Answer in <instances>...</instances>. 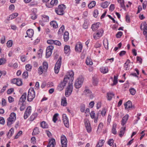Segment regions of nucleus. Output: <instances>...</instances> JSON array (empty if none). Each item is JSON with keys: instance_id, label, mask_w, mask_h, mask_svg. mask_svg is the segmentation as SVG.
<instances>
[{"instance_id": "1", "label": "nucleus", "mask_w": 147, "mask_h": 147, "mask_svg": "<svg viewBox=\"0 0 147 147\" xmlns=\"http://www.w3.org/2000/svg\"><path fill=\"white\" fill-rule=\"evenodd\" d=\"M74 72L71 71L68 72L67 74L66 75L64 78L63 82H61L58 85L57 88V90L61 91L62 90L66 83L71 81L72 82L74 79Z\"/></svg>"}, {"instance_id": "2", "label": "nucleus", "mask_w": 147, "mask_h": 147, "mask_svg": "<svg viewBox=\"0 0 147 147\" xmlns=\"http://www.w3.org/2000/svg\"><path fill=\"white\" fill-rule=\"evenodd\" d=\"M48 67L47 62L44 61L42 64V66L39 67L38 69V73L40 75L42 74L44 72H46Z\"/></svg>"}, {"instance_id": "3", "label": "nucleus", "mask_w": 147, "mask_h": 147, "mask_svg": "<svg viewBox=\"0 0 147 147\" xmlns=\"http://www.w3.org/2000/svg\"><path fill=\"white\" fill-rule=\"evenodd\" d=\"M16 119V114L13 112L11 113L9 117L7 119V124L9 126H10Z\"/></svg>"}, {"instance_id": "4", "label": "nucleus", "mask_w": 147, "mask_h": 147, "mask_svg": "<svg viewBox=\"0 0 147 147\" xmlns=\"http://www.w3.org/2000/svg\"><path fill=\"white\" fill-rule=\"evenodd\" d=\"M35 92L33 88H30L29 90L28 96L27 100L29 102L31 101L35 98Z\"/></svg>"}, {"instance_id": "5", "label": "nucleus", "mask_w": 147, "mask_h": 147, "mask_svg": "<svg viewBox=\"0 0 147 147\" xmlns=\"http://www.w3.org/2000/svg\"><path fill=\"white\" fill-rule=\"evenodd\" d=\"M66 8L65 5L62 4L59 5L58 7L56 8L55 9V11L58 15H62L64 14V11Z\"/></svg>"}, {"instance_id": "6", "label": "nucleus", "mask_w": 147, "mask_h": 147, "mask_svg": "<svg viewBox=\"0 0 147 147\" xmlns=\"http://www.w3.org/2000/svg\"><path fill=\"white\" fill-rule=\"evenodd\" d=\"M72 82L69 81L68 83V85L66 89L65 94L66 97H68L71 94L73 89V86Z\"/></svg>"}, {"instance_id": "7", "label": "nucleus", "mask_w": 147, "mask_h": 147, "mask_svg": "<svg viewBox=\"0 0 147 147\" xmlns=\"http://www.w3.org/2000/svg\"><path fill=\"white\" fill-rule=\"evenodd\" d=\"M84 79L82 77L78 78L75 81L74 84V86L77 89L80 88L82 86Z\"/></svg>"}, {"instance_id": "8", "label": "nucleus", "mask_w": 147, "mask_h": 147, "mask_svg": "<svg viewBox=\"0 0 147 147\" xmlns=\"http://www.w3.org/2000/svg\"><path fill=\"white\" fill-rule=\"evenodd\" d=\"M61 57H60L55 65V73L56 74H57L59 72V69L61 64Z\"/></svg>"}, {"instance_id": "9", "label": "nucleus", "mask_w": 147, "mask_h": 147, "mask_svg": "<svg viewBox=\"0 0 147 147\" xmlns=\"http://www.w3.org/2000/svg\"><path fill=\"white\" fill-rule=\"evenodd\" d=\"M85 125L88 132L90 133L91 131V127L89 121L87 119H85L84 120Z\"/></svg>"}, {"instance_id": "10", "label": "nucleus", "mask_w": 147, "mask_h": 147, "mask_svg": "<svg viewBox=\"0 0 147 147\" xmlns=\"http://www.w3.org/2000/svg\"><path fill=\"white\" fill-rule=\"evenodd\" d=\"M53 48L54 47L52 45L49 46L47 47L46 52V57L47 58H48L51 56Z\"/></svg>"}, {"instance_id": "11", "label": "nucleus", "mask_w": 147, "mask_h": 147, "mask_svg": "<svg viewBox=\"0 0 147 147\" xmlns=\"http://www.w3.org/2000/svg\"><path fill=\"white\" fill-rule=\"evenodd\" d=\"M31 107L30 106H28L26 109L24 113V119H26L28 117L31 112Z\"/></svg>"}, {"instance_id": "12", "label": "nucleus", "mask_w": 147, "mask_h": 147, "mask_svg": "<svg viewBox=\"0 0 147 147\" xmlns=\"http://www.w3.org/2000/svg\"><path fill=\"white\" fill-rule=\"evenodd\" d=\"M103 33V30L102 29H100L98 31V32L93 34L94 38L95 39H98L100 36H102Z\"/></svg>"}, {"instance_id": "13", "label": "nucleus", "mask_w": 147, "mask_h": 147, "mask_svg": "<svg viewBox=\"0 0 147 147\" xmlns=\"http://www.w3.org/2000/svg\"><path fill=\"white\" fill-rule=\"evenodd\" d=\"M63 120L65 126L68 127L69 126L68 119L65 114H64L63 115Z\"/></svg>"}, {"instance_id": "14", "label": "nucleus", "mask_w": 147, "mask_h": 147, "mask_svg": "<svg viewBox=\"0 0 147 147\" xmlns=\"http://www.w3.org/2000/svg\"><path fill=\"white\" fill-rule=\"evenodd\" d=\"M67 140L66 137L64 135L62 136L61 137V142L62 144V147H67Z\"/></svg>"}, {"instance_id": "15", "label": "nucleus", "mask_w": 147, "mask_h": 147, "mask_svg": "<svg viewBox=\"0 0 147 147\" xmlns=\"http://www.w3.org/2000/svg\"><path fill=\"white\" fill-rule=\"evenodd\" d=\"M56 144L55 140L54 138H51L49 140V144L47 147H54Z\"/></svg>"}, {"instance_id": "16", "label": "nucleus", "mask_w": 147, "mask_h": 147, "mask_svg": "<svg viewBox=\"0 0 147 147\" xmlns=\"http://www.w3.org/2000/svg\"><path fill=\"white\" fill-rule=\"evenodd\" d=\"M26 95L27 94L26 92L23 94L20 99L19 104H21V103H23L26 99Z\"/></svg>"}, {"instance_id": "17", "label": "nucleus", "mask_w": 147, "mask_h": 147, "mask_svg": "<svg viewBox=\"0 0 147 147\" xmlns=\"http://www.w3.org/2000/svg\"><path fill=\"white\" fill-rule=\"evenodd\" d=\"M82 48V45L80 42L76 45L75 46V50L76 52L80 53L81 52Z\"/></svg>"}, {"instance_id": "18", "label": "nucleus", "mask_w": 147, "mask_h": 147, "mask_svg": "<svg viewBox=\"0 0 147 147\" xmlns=\"http://www.w3.org/2000/svg\"><path fill=\"white\" fill-rule=\"evenodd\" d=\"M129 117V115L128 114H127L123 117L121 121V124L123 126L125 124Z\"/></svg>"}, {"instance_id": "19", "label": "nucleus", "mask_w": 147, "mask_h": 147, "mask_svg": "<svg viewBox=\"0 0 147 147\" xmlns=\"http://www.w3.org/2000/svg\"><path fill=\"white\" fill-rule=\"evenodd\" d=\"M84 94L90 98H92V96H91L92 92L90 90L87 88H86L84 92Z\"/></svg>"}, {"instance_id": "20", "label": "nucleus", "mask_w": 147, "mask_h": 147, "mask_svg": "<svg viewBox=\"0 0 147 147\" xmlns=\"http://www.w3.org/2000/svg\"><path fill=\"white\" fill-rule=\"evenodd\" d=\"M26 34L29 38H31L33 35L34 31L31 29H29L27 31Z\"/></svg>"}, {"instance_id": "21", "label": "nucleus", "mask_w": 147, "mask_h": 147, "mask_svg": "<svg viewBox=\"0 0 147 147\" xmlns=\"http://www.w3.org/2000/svg\"><path fill=\"white\" fill-rule=\"evenodd\" d=\"M99 24L100 23L98 22L92 25L91 28L93 31H95L97 30L99 28Z\"/></svg>"}, {"instance_id": "22", "label": "nucleus", "mask_w": 147, "mask_h": 147, "mask_svg": "<svg viewBox=\"0 0 147 147\" xmlns=\"http://www.w3.org/2000/svg\"><path fill=\"white\" fill-rule=\"evenodd\" d=\"M124 106H125V109H128L131 108H132V102L130 101H128L127 102H126Z\"/></svg>"}, {"instance_id": "23", "label": "nucleus", "mask_w": 147, "mask_h": 147, "mask_svg": "<svg viewBox=\"0 0 147 147\" xmlns=\"http://www.w3.org/2000/svg\"><path fill=\"white\" fill-rule=\"evenodd\" d=\"M18 15V13H13L9 16V18L7 19V20H9L13 19L16 18Z\"/></svg>"}, {"instance_id": "24", "label": "nucleus", "mask_w": 147, "mask_h": 147, "mask_svg": "<svg viewBox=\"0 0 147 147\" xmlns=\"http://www.w3.org/2000/svg\"><path fill=\"white\" fill-rule=\"evenodd\" d=\"M114 96V94L112 92H109L107 94V98L108 100H111Z\"/></svg>"}, {"instance_id": "25", "label": "nucleus", "mask_w": 147, "mask_h": 147, "mask_svg": "<svg viewBox=\"0 0 147 147\" xmlns=\"http://www.w3.org/2000/svg\"><path fill=\"white\" fill-rule=\"evenodd\" d=\"M100 71L103 74L107 73L108 71V68L107 67H102L100 69Z\"/></svg>"}, {"instance_id": "26", "label": "nucleus", "mask_w": 147, "mask_h": 147, "mask_svg": "<svg viewBox=\"0 0 147 147\" xmlns=\"http://www.w3.org/2000/svg\"><path fill=\"white\" fill-rule=\"evenodd\" d=\"M50 25L54 28H56L58 27L57 24L55 21H52L50 23Z\"/></svg>"}, {"instance_id": "27", "label": "nucleus", "mask_w": 147, "mask_h": 147, "mask_svg": "<svg viewBox=\"0 0 147 147\" xmlns=\"http://www.w3.org/2000/svg\"><path fill=\"white\" fill-rule=\"evenodd\" d=\"M42 21L44 22H47L49 21V17L45 15H43L42 16Z\"/></svg>"}, {"instance_id": "28", "label": "nucleus", "mask_w": 147, "mask_h": 147, "mask_svg": "<svg viewBox=\"0 0 147 147\" xmlns=\"http://www.w3.org/2000/svg\"><path fill=\"white\" fill-rule=\"evenodd\" d=\"M69 33L67 31L65 32L64 34V41L66 42L68 40L69 38Z\"/></svg>"}, {"instance_id": "29", "label": "nucleus", "mask_w": 147, "mask_h": 147, "mask_svg": "<svg viewBox=\"0 0 147 147\" xmlns=\"http://www.w3.org/2000/svg\"><path fill=\"white\" fill-rule=\"evenodd\" d=\"M40 126L43 128H47L48 127V125L45 121L41 122Z\"/></svg>"}, {"instance_id": "30", "label": "nucleus", "mask_w": 147, "mask_h": 147, "mask_svg": "<svg viewBox=\"0 0 147 147\" xmlns=\"http://www.w3.org/2000/svg\"><path fill=\"white\" fill-rule=\"evenodd\" d=\"M64 51L65 53L68 54L70 51V46L69 45H65L64 47Z\"/></svg>"}, {"instance_id": "31", "label": "nucleus", "mask_w": 147, "mask_h": 147, "mask_svg": "<svg viewBox=\"0 0 147 147\" xmlns=\"http://www.w3.org/2000/svg\"><path fill=\"white\" fill-rule=\"evenodd\" d=\"M67 104L66 99L64 97L61 99V105L63 106H66Z\"/></svg>"}, {"instance_id": "32", "label": "nucleus", "mask_w": 147, "mask_h": 147, "mask_svg": "<svg viewBox=\"0 0 147 147\" xmlns=\"http://www.w3.org/2000/svg\"><path fill=\"white\" fill-rule=\"evenodd\" d=\"M125 127H121V130L120 132V133L119 134V136L120 137H122L124 134L125 133Z\"/></svg>"}, {"instance_id": "33", "label": "nucleus", "mask_w": 147, "mask_h": 147, "mask_svg": "<svg viewBox=\"0 0 147 147\" xmlns=\"http://www.w3.org/2000/svg\"><path fill=\"white\" fill-rule=\"evenodd\" d=\"M116 126L117 125L116 123L113 124V125L112 131V133L114 134H117V131L116 130Z\"/></svg>"}, {"instance_id": "34", "label": "nucleus", "mask_w": 147, "mask_h": 147, "mask_svg": "<svg viewBox=\"0 0 147 147\" xmlns=\"http://www.w3.org/2000/svg\"><path fill=\"white\" fill-rule=\"evenodd\" d=\"M96 5V2L94 1H92L88 5V7L89 8L91 9L95 6Z\"/></svg>"}, {"instance_id": "35", "label": "nucleus", "mask_w": 147, "mask_h": 147, "mask_svg": "<svg viewBox=\"0 0 147 147\" xmlns=\"http://www.w3.org/2000/svg\"><path fill=\"white\" fill-rule=\"evenodd\" d=\"M14 132V129L11 128L7 134V136L8 138H10L11 137Z\"/></svg>"}, {"instance_id": "36", "label": "nucleus", "mask_w": 147, "mask_h": 147, "mask_svg": "<svg viewBox=\"0 0 147 147\" xmlns=\"http://www.w3.org/2000/svg\"><path fill=\"white\" fill-rule=\"evenodd\" d=\"M39 132V129L38 127H35L32 133V135H35L38 134Z\"/></svg>"}, {"instance_id": "37", "label": "nucleus", "mask_w": 147, "mask_h": 147, "mask_svg": "<svg viewBox=\"0 0 147 147\" xmlns=\"http://www.w3.org/2000/svg\"><path fill=\"white\" fill-rule=\"evenodd\" d=\"M109 3L108 2L106 1L104 3H102L101 5V7L104 8H105L108 6L109 4Z\"/></svg>"}, {"instance_id": "38", "label": "nucleus", "mask_w": 147, "mask_h": 147, "mask_svg": "<svg viewBox=\"0 0 147 147\" xmlns=\"http://www.w3.org/2000/svg\"><path fill=\"white\" fill-rule=\"evenodd\" d=\"M106 110L104 109L102 111H100L97 113V115L98 116L99 114L101 113L103 116H104L105 115V113H106Z\"/></svg>"}, {"instance_id": "39", "label": "nucleus", "mask_w": 147, "mask_h": 147, "mask_svg": "<svg viewBox=\"0 0 147 147\" xmlns=\"http://www.w3.org/2000/svg\"><path fill=\"white\" fill-rule=\"evenodd\" d=\"M130 93L133 95H134L136 92V90L133 88H130L129 90Z\"/></svg>"}, {"instance_id": "40", "label": "nucleus", "mask_w": 147, "mask_h": 147, "mask_svg": "<svg viewBox=\"0 0 147 147\" xmlns=\"http://www.w3.org/2000/svg\"><path fill=\"white\" fill-rule=\"evenodd\" d=\"M118 75H117V76H114V79L113 80V83L111 85L112 86H113L114 85H116L117 83V79H118Z\"/></svg>"}, {"instance_id": "41", "label": "nucleus", "mask_w": 147, "mask_h": 147, "mask_svg": "<svg viewBox=\"0 0 147 147\" xmlns=\"http://www.w3.org/2000/svg\"><path fill=\"white\" fill-rule=\"evenodd\" d=\"M105 142V141L104 140H100L97 145V146L98 145L100 146V147H102L103 146Z\"/></svg>"}, {"instance_id": "42", "label": "nucleus", "mask_w": 147, "mask_h": 147, "mask_svg": "<svg viewBox=\"0 0 147 147\" xmlns=\"http://www.w3.org/2000/svg\"><path fill=\"white\" fill-rule=\"evenodd\" d=\"M130 63V61L129 59H127L126 62L125 63L124 67L125 69L127 70L128 69V65L129 63Z\"/></svg>"}, {"instance_id": "43", "label": "nucleus", "mask_w": 147, "mask_h": 147, "mask_svg": "<svg viewBox=\"0 0 147 147\" xmlns=\"http://www.w3.org/2000/svg\"><path fill=\"white\" fill-rule=\"evenodd\" d=\"M98 83V80L96 78H93V83L94 85H96Z\"/></svg>"}, {"instance_id": "44", "label": "nucleus", "mask_w": 147, "mask_h": 147, "mask_svg": "<svg viewBox=\"0 0 147 147\" xmlns=\"http://www.w3.org/2000/svg\"><path fill=\"white\" fill-rule=\"evenodd\" d=\"M58 1L57 0H52L50 2V4L52 5H56L58 3Z\"/></svg>"}, {"instance_id": "45", "label": "nucleus", "mask_w": 147, "mask_h": 147, "mask_svg": "<svg viewBox=\"0 0 147 147\" xmlns=\"http://www.w3.org/2000/svg\"><path fill=\"white\" fill-rule=\"evenodd\" d=\"M22 76L23 78L25 79L27 78L28 76V71H26L24 72L22 74Z\"/></svg>"}, {"instance_id": "46", "label": "nucleus", "mask_w": 147, "mask_h": 147, "mask_svg": "<svg viewBox=\"0 0 147 147\" xmlns=\"http://www.w3.org/2000/svg\"><path fill=\"white\" fill-rule=\"evenodd\" d=\"M58 115L59 114L58 113H55L53 117V120L54 123H56V121L57 120V117Z\"/></svg>"}, {"instance_id": "47", "label": "nucleus", "mask_w": 147, "mask_h": 147, "mask_svg": "<svg viewBox=\"0 0 147 147\" xmlns=\"http://www.w3.org/2000/svg\"><path fill=\"white\" fill-rule=\"evenodd\" d=\"M64 29V26L63 25H62L59 30L58 32V34H61L62 33H63Z\"/></svg>"}, {"instance_id": "48", "label": "nucleus", "mask_w": 147, "mask_h": 147, "mask_svg": "<svg viewBox=\"0 0 147 147\" xmlns=\"http://www.w3.org/2000/svg\"><path fill=\"white\" fill-rule=\"evenodd\" d=\"M31 18L32 20H35L37 18V15L35 13H33L31 14Z\"/></svg>"}, {"instance_id": "49", "label": "nucleus", "mask_w": 147, "mask_h": 147, "mask_svg": "<svg viewBox=\"0 0 147 147\" xmlns=\"http://www.w3.org/2000/svg\"><path fill=\"white\" fill-rule=\"evenodd\" d=\"M6 61V59L4 58L0 59V65L5 64Z\"/></svg>"}, {"instance_id": "50", "label": "nucleus", "mask_w": 147, "mask_h": 147, "mask_svg": "<svg viewBox=\"0 0 147 147\" xmlns=\"http://www.w3.org/2000/svg\"><path fill=\"white\" fill-rule=\"evenodd\" d=\"M16 84L18 86H21L22 84V82L21 79L18 78Z\"/></svg>"}, {"instance_id": "51", "label": "nucleus", "mask_w": 147, "mask_h": 147, "mask_svg": "<svg viewBox=\"0 0 147 147\" xmlns=\"http://www.w3.org/2000/svg\"><path fill=\"white\" fill-rule=\"evenodd\" d=\"M12 45V42L11 40H9L7 41V45L8 47H11Z\"/></svg>"}, {"instance_id": "52", "label": "nucleus", "mask_w": 147, "mask_h": 147, "mask_svg": "<svg viewBox=\"0 0 147 147\" xmlns=\"http://www.w3.org/2000/svg\"><path fill=\"white\" fill-rule=\"evenodd\" d=\"M85 105L84 104H82L80 106V111L82 112H84L85 110Z\"/></svg>"}, {"instance_id": "53", "label": "nucleus", "mask_w": 147, "mask_h": 147, "mask_svg": "<svg viewBox=\"0 0 147 147\" xmlns=\"http://www.w3.org/2000/svg\"><path fill=\"white\" fill-rule=\"evenodd\" d=\"M54 44L59 46H60L61 45V43L59 40H55L54 41Z\"/></svg>"}, {"instance_id": "54", "label": "nucleus", "mask_w": 147, "mask_h": 147, "mask_svg": "<svg viewBox=\"0 0 147 147\" xmlns=\"http://www.w3.org/2000/svg\"><path fill=\"white\" fill-rule=\"evenodd\" d=\"M103 45H104V47H105V49H108V41L107 40L105 42H103Z\"/></svg>"}, {"instance_id": "55", "label": "nucleus", "mask_w": 147, "mask_h": 147, "mask_svg": "<svg viewBox=\"0 0 147 147\" xmlns=\"http://www.w3.org/2000/svg\"><path fill=\"white\" fill-rule=\"evenodd\" d=\"M26 68L27 71H30L32 68V66L30 64H27L26 66Z\"/></svg>"}, {"instance_id": "56", "label": "nucleus", "mask_w": 147, "mask_h": 147, "mask_svg": "<svg viewBox=\"0 0 147 147\" xmlns=\"http://www.w3.org/2000/svg\"><path fill=\"white\" fill-rule=\"evenodd\" d=\"M98 10L97 9L95 10L94 12L93 15L94 17L95 18H96L98 16Z\"/></svg>"}, {"instance_id": "57", "label": "nucleus", "mask_w": 147, "mask_h": 147, "mask_svg": "<svg viewBox=\"0 0 147 147\" xmlns=\"http://www.w3.org/2000/svg\"><path fill=\"white\" fill-rule=\"evenodd\" d=\"M114 141L113 139H110L108 142V144L110 146H111L113 143Z\"/></svg>"}, {"instance_id": "58", "label": "nucleus", "mask_w": 147, "mask_h": 147, "mask_svg": "<svg viewBox=\"0 0 147 147\" xmlns=\"http://www.w3.org/2000/svg\"><path fill=\"white\" fill-rule=\"evenodd\" d=\"M123 34L122 32H119L116 35V36L117 38H120L122 36Z\"/></svg>"}, {"instance_id": "59", "label": "nucleus", "mask_w": 147, "mask_h": 147, "mask_svg": "<svg viewBox=\"0 0 147 147\" xmlns=\"http://www.w3.org/2000/svg\"><path fill=\"white\" fill-rule=\"evenodd\" d=\"M86 62L87 65H92V62L90 61V60L89 59H87L86 60Z\"/></svg>"}, {"instance_id": "60", "label": "nucleus", "mask_w": 147, "mask_h": 147, "mask_svg": "<svg viewBox=\"0 0 147 147\" xmlns=\"http://www.w3.org/2000/svg\"><path fill=\"white\" fill-rule=\"evenodd\" d=\"M6 101L5 99L3 98L2 99L1 104L3 106H5L6 105Z\"/></svg>"}, {"instance_id": "61", "label": "nucleus", "mask_w": 147, "mask_h": 147, "mask_svg": "<svg viewBox=\"0 0 147 147\" xmlns=\"http://www.w3.org/2000/svg\"><path fill=\"white\" fill-rule=\"evenodd\" d=\"M14 89L13 88H11L8 89L7 91V94H10L13 92V91Z\"/></svg>"}, {"instance_id": "62", "label": "nucleus", "mask_w": 147, "mask_h": 147, "mask_svg": "<svg viewBox=\"0 0 147 147\" xmlns=\"http://www.w3.org/2000/svg\"><path fill=\"white\" fill-rule=\"evenodd\" d=\"M22 131H20L17 135L15 136V139H17L18 138V137L20 136L22 134Z\"/></svg>"}, {"instance_id": "63", "label": "nucleus", "mask_w": 147, "mask_h": 147, "mask_svg": "<svg viewBox=\"0 0 147 147\" xmlns=\"http://www.w3.org/2000/svg\"><path fill=\"white\" fill-rule=\"evenodd\" d=\"M5 120L2 117H0V123L3 125L5 123Z\"/></svg>"}, {"instance_id": "64", "label": "nucleus", "mask_w": 147, "mask_h": 147, "mask_svg": "<svg viewBox=\"0 0 147 147\" xmlns=\"http://www.w3.org/2000/svg\"><path fill=\"white\" fill-rule=\"evenodd\" d=\"M95 113L94 111H92L91 112L90 115L92 119H94L95 118Z\"/></svg>"}]
</instances>
